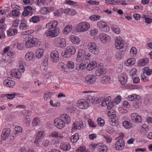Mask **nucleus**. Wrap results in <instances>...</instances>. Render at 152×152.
<instances>
[{
    "mask_svg": "<svg viewBox=\"0 0 152 152\" xmlns=\"http://www.w3.org/2000/svg\"><path fill=\"white\" fill-rule=\"evenodd\" d=\"M58 24L56 20H54L48 23L46 28L48 29L45 31V35L51 38L58 36L60 33L59 29L56 27Z\"/></svg>",
    "mask_w": 152,
    "mask_h": 152,
    "instance_id": "1",
    "label": "nucleus"
},
{
    "mask_svg": "<svg viewBox=\"0 0 152 152\" xmlns=\"http://www.w3.org/2000/svg\"><path fill=\"white\" fill-rule=\"evenodd\" d=\"M90 28V24L86 22H83L78 23L76 28L78 32H82L87 31Z\"/></svg>",
    "mask_w": 152,
    "mask_h": 152,
    "instance_id": "2",
    "label": "nucleus"
},
{
    "mask_svg": "<svg viewBox=\"0 0 152 152\" xmlns=\"http://www.w3.org/2000/svg\"><path fill=\"white\" fill-rule=\"evenodd\" d=\"M38 40L37 39L32 37H29L27 41L26 42V47L27 48L35 47L38 45Z\"/></svg>",
    "mask_w": 152,
    "mask_h": 152,
    "instance_id": "3",
    "label": "nucleus"
},
{
    "mask_svg": "<svg viewBox=\"0 0 152 152\" xmlns=\"http://www.w3.org/2000/svg\"><path fill=\"white\" fill-rule=\"evenodd\" d=\"M76 52V49L75 47L70 46L67 47L66 51L62 53V55L64 58H68L70 57L74 54Z\"/></svg>",
    "mask_w": 152,
    "mask_h": 152,
    "instance_id": "4",
    "label": "nucleus"
},
{
    "mask_svg": "<svg viewBox=\"0 0 152 152\" xmlns=\"http://www.w3.org/2000/svg\"><path fill=\"white\" fill-rule=\"evenodd\" d=\"M120 137H118L116 138L117 140L115 143V148L117 151H121L124 147V140L123 139H120Z\"/></svg>",
    "mask_w": 152,
    "mask_h": 152,
    "instance_id": "5",
    "label": "nucleus"
},
{
    "mask_svg": "<svg viewBox=\"0 0 152 152\" xmlns=\"http://www.w3.org/2000/svg\"><path fill=\"white\" fill-rule=\"evenodd\" d=\"M115 47L117 49H122L124 47V42L122 38L121 37H117L115 39Z\"/></svg>",
    "mask_w": 152,
    "mask_h": 152,
    "instance_id": "6",
    "label": "nucleus"
},
{
    "mask_svg": "<svg viewBox=\"0 0 152 152\" xmlns=\"http://www.w3.org/2000/svg\"><path fill=\"white\" fill-rule=\"evenodd\" d=\"M88 48L89 50L93 54H96L98 53V47L94 42H91L89 43L88 45Z\"/></svg>",
    "mask_w": 152,
    "mask_h": 152,
    "instance_id": "7",
    "label": "nucleus"
},
{
    "mask_svg": "<svg viewBox=\"0 0 152 152\" xmlns=\"http://www.w3.org/2000/svg\"><path fill=\"white\" fill-rule=\"evenodd\" d=\"M51 60L55 63L57 62L59 59V54L56 50H54L51 52L50 53Z\"/></svg>",
    "mask_w": 152,
    "mask_h": 152,
    "instance_id": "8",
    "label": "nucleus"
},
{
    "mask_svg": "<svg viewBox=\"0 0 152 152\" xmlns=\"http://www.w3.org/2000/svg\"><path fill=\"white\" fill-rule=\"evenodd\" d=\"M65 123L60 118H56L54 120V125L59 129H61L63 128L65 126Z\"/></svg>",
    "mask_w": 152,
    "mask_h": 152,
    "instance_id": "9",
    "label": "nucleus"
},
{
    "mask_svg": "<svg viewBox=\"0 0 152 152\" xmlns=\"http://www.w3.org/2000/svg\"><path fill=\"white\" fill-rule=\"evenodd\" d=\"M89 105L88 102L85 100L81 99L77 103V106L80 109H84L87 108Z\"/></svg>",
    "mask_w": 152,
    "mask_h": 152,
    "instance_id": "10",
    "label": "nucleus"
},
{
    "mask_svg": "<svg viewBox=\"0 0 152 152\" xmlns=\"http://www.w3.org/2000/svg\"><path fill=\"white\" fill-rule=\"evenodd\" d=\"M96 77L95 75H88L85 78V82L88 84H92L96 81Z\"/></svg>",
    "mask_w": 152,
    "mask_h": 152,
    "instance_id": "11",
    "label": "nucleus"
},
{
    "mask_svg": "<svg viewBox=\"0 0 152 152\" xmlns=\"http://www.w3.org/2000/svg\"><path fill=\"white\" fill-rule=\"evenodd\" d=\"M98 69L95 71L96 75L98 76H103L104 74V69L102 64H99Z\"/></svg>",
    "mask_w": 152,
    "mask_h": 152,
    "instance_id": "12",
    "label": "nucleus"
},
{
    "mask_svg": "<svg viewBox=\"0 0 152 152\" xmlns=\"http://www.w3.org/2000/svg\"><path fill=\"white\" fill-rule=\"evenodd\" d=\"M131 118L132 120L136 123L141 122L142 121V118L137 114L132 113L131 115Z\"/></svg>",
    "mask_w": 152,
    "mask_h": 152,
    "instance_id": "13",
    "label": "nucleus"
},
{
    "mask_svg": "<svg viewBox=\"0 0 152 152\" xmlns=\"http://www.w3.org/2000/svg\"><path fill=\"white\" fill-rule=\"evenodd\" d=\"M10 75L11 77H15L18 79H20L21 76V74L20 71H19L18 69H15L11 70Z\"/></svg>",
    "mask_w": 152,
    "mask_h": 152,
    "instance_id": "14",
    "label": "nucleus"
},
{
    "mask_svg": "<svg viewBox=\"0 0 152 152\" xmlns=\"http://www.w3.org/2000/svg\"><path fill=\"white\" fill-rule=\"evenodd\" d=\"M83 122L80 121L75 122L72 124V129L73 130L75 129L79 130L83 127Z\"/></svg>",
    "mask_w": 152,
    "mask_h": 152,
    "instance_id": "15",
    "label": "nucleus"
},
{
    "mask_svg": "<svg viewBox=\"0 0 152 152\" xmlns=\"http://www.w3.org/2000/svg\"><path fill=\"white\" fill-rule=\"evenodd\" d=\"M106 112L107 116L109 118L114 119L116 117V112L113 109L107 110Z\"/></svg>",
    "mask_w": 152,
    "mask_h": 152,
    "instance_id": "16",
    "label": "nucleus"
},
{
    "mask_svg": "<svg viewBox=\"0 0 152 152\" xmlns=\"http://www.w3.org/2000/svg\"><path fill=\"white\" fill-rule=\"evenodd\" d=\"M11 131L10 128H7L4 129L1 134V138L3 140H6L9 135V134Z\"/></svg>",
    "mask_w": 152,
    "mask_h": 152,
    "instance_id": "17",
    "label": "nucleus"
},
{
    "mask_svg": "<svg viewBox=\"0 0 152 152\" xmlns=\"http://www.w3.org/2000/svg\"><path fill=\"white\" fill-rule=\"evenodd\" d=\"M3 83L6 86L12 88L15 85V82L12 80L6 79L3 81Z\"/></svg>",
    "mask_w": 152,
    "mask_h": 152,
    "instance_id": "18",
    "label": "nucleus"
},
{
    "mask_svg": "<svg viewBox=\"0 0 152 152\" xmlns=\"http://www.w3.org/2000/svg\"><path fill=\"white\" fill-rule=\"evenodd\" d=\"M60 147L64 151H69L71 148V145L68 142H63L61 143Z\"/></svg>",
    "mask_w": 152,
    "mask_h": 152,
    "instance_id": "19",
    "label": "nucleus"
},
{
    "mask_svg": "<svg viewBox=\"0 0 152 152\" xmlns=\"http://www.w3.org/2000/svg\"><path fill=\"white\" fill-rule=\"evenodd\" d=\"M61 119L64 120L66 124H69L71 122V119L69 115L66 114H63L61 115L60 117Z\"/></svg>",
    "mask_w": 152,
    "mask_h": 152,
    "instance_id": "20",
    "label": "nucleus"
},
{
    "mask_svg": "<svg viewBox=\"0 0 152 152\" xmlns=\"http://www.w3.org/2000/svg\"><path fill=\"white\" fill-rule=\"evenodd\" d=\"M97 66V64L95 61H93L88 64L86 66V69L88 71H91L95 68Z\"/></svg>",
    "mask_w": 152,
    "mask_h": 152,
    "instance_id": "21",
    "label": "nucleus"
},
{
    "mask_svg": "<svg viewBox=\"0 0 152 152\" xmlns=\"http://www.w3.org/2000/svg\"><path fill=\"white\" fill-rule=\"evenodd\" d=\"M53 10V8L50 7L48 8L47 7H44L41 8L40 11V12L42 14H46L50 11Z\"/></svg>",
    "mask_w": 152,
    "mask_h": 152,
    "instance_id": "22",
    "label": "nucleus"
},
{
    "mask_svg": "<svg viewBox=\"0 0 152 152\" xmlns=\"http://www.w3.org/2000/svg\"><path fill=\"white\" fill-rule=\"evenodd\" d=\"M70 40L72 43L75 44H79L80 42L79 38L74 35H71L70 36Z\"/></svg>",
    "mask_w": 152,
    "mask_h": 152,
    "instance_id": "23",
    "label": "nucleus"
},
{
    "mask_svg": "<svg viewBox=\"0 0 152 152\" xmlns=\"http://www.w3.org/2000/svg\"><path fill=\"white\" fill-rule=\"evenodd\" d=\"M44 51L42 48L38 49L36 52V57L39 58H41L43 56Z\"/></svg>",
    "mask_w": 152,
    "mask_h": 152,
    "instance_id": "24",
    "label": "nucleus"
},
{
    "mask_svg": "<svg viewBox=\"0 0 152 152\" xmlns=\"http://www.w3.org/2000/svg\"><path fill=\"white\" fill-rule=\"evenodd\" d=\"M135 62L134 58H132L128 59L126 61L124 62L125 65L127 66L133 65Z\"/></svg>",
    "mask_w": 152,
    "mask_h": 152,
    "instance_id": "25",
    "label": "nucleus"
},
{
    "mask_svg": "<svg viewBox=\"0 0 152 152\" xmlns=\"http://www.w3.org/2000/svg\"><path fill=\"white\" fill-rule=\"evenodd\" d=\"M118 79L119 81L123 85L125 84L127 81V77L126 75L124 74L120 76Z\"/></svg>",
    "mask_w": 152,
    "mask_h": 152,
    "instance_id": "26",
    "label": "nucleus"
},
{
    "mask_svg": "<svg viewBox=\"0 0 152 152\" xmlns=\"http://www.w3.org/2000/svg\"><path fill=\"white\" fill-rule=\"evenodd\" d=\"M140 98V97L139 96L134 94H132L128 96L127 99L129 101H132L137 100Z\"/></svg>",
    "mask_w": 152,
    "mask_h": 152,
    "instance_id": "27",
    "label": "nucleus"
},
{
    "mask_svg": "<svg viewBox=\"0 0 152 152\" xmlns=\"http://www.w3.org/2000/svg\"><path fill=\"white\" fill-rule=\"evenodd\" d=\"M18 32L16 29L10 28L7 31V34L9 36H13L16 34Z\"/></svg>",
    "mask_w": 152,
    "mask_h": 152,
    "instance_id": "28",
    "label": "nucleus"
},
{
    "mask_svg": "<svg viewBox=\"0 0 152 152\" xmlns=\"http://www.w3.org/2000/svg\"><path fill=\"white\" fill-rule=\"evenodd\" d=\"M123 125L125 128L128 129L132 128V124L130 121H125L123 122Z\"/></svg>",
    "mask_w": 152,
    "mask_h": 152,
    "instance_id": "29",
    "label": "nucleus"
},
{
    "mask_svg": "<svg viewBox=\"0 0 152 152\" xmlns=\"http://www.w3.org/2000/svg\"><path fill=\"white\" fill-rule=\"evenodd\" d=\"M149 59L148 58L144 59H141L139 60V65L141 66H144L146 65L148 62Z\"/></svg>",
    "mask_w": 152,
    "mask_h": 152,
    "instance_id": "30",
    "label": "nucleus"
},
{
    "mask_svg": "<svg viewBox=\"0 0 152 152\" xmlns=\"http://www.w3.org/2000/svg\"><path fill=\"white\" fill-rule=\"evenodd\" d=\"M34 55V54L32 52H28L25 55V58L27 61H30L32 59Z\"/></svg>",
    "mask_w": 152,
    "mask_h": 152,
    "instance_id": "31",
    "label": "nucleus"
},
{
    "mask_svg": "<svg viewBox=\"0 0 152 152\" xmlns=\"http://www.w3.org/2000/svg\"><path fill=\"white\" fill-rule=\"evenodd\" d=\"M15 133L13 134V137H15L16 135H18L19 133L21 132L22 131V128L19 126H17L15 127Z\"/></svg>",
    "mask_w": 152,
    "mask_h": 152,
    "instance_id": "32",
    "label": "nucleus"
},
{
    "mask_svg": "<svg viewBox=\"0 0 152 152\" xmlns=\"http://www.w3.org/2000/svg\"><path fill=\"white\" fill-rule=\"evenodd\" d=\"M79 139L78 134L77 133H76L71 136L70 138L71 141L74 143L76 142Z\"/></svg>",
    "mask_w": 152,
    "mask_h": 152,
    "instance_id": "33",
    "label": "nucleus"
},
{
    "mask_svg": "<svg viewBox=\"0 0 152 152\" xmlns=\"http://www.w3.org/2000/svg\"><path fill=\"white\" fill-rule=\"evenodd\" d=\"M66 67V65L63 62L59 63L58 64V69L61 71H64Z\"/></svg>",
    "mask_w": 152,
    "mask_h": 152,
    "instance_id": "34",
    "label": "nucleus"
},
{
    "mask_svg": "<svg viewBox=\"0 0 152 152\" xmlns=\"http://www.w3.org/2000/svg\"><path fill=\"white\" fill-rule=\"evenodd\" d=\"M112 30L113 32L116 34H119L120 33V30L119 27L115 25L112 26Z\"/></svg>",
    "mask_w": 152,
    "mask_h": 152,
    "instance_id": "35",
    "label": "nucleus"
},
{
    "mask_svg": "<svg viewBox=\"0 0 152 152\" xmlns=\"http://www.w3.org/2000/svg\"><path fill=\"white\" fill-rule=\"evenodd\" d=\"M97 26L99 28L103 30L104 28V21H99L97 23Z\"/></svg>",
    "mask_w": 152,
    "mask_h": 152,
    "instance_id": "36",
    "label": "nucleus"
},
{
    "mask_svg": "<svg viewBox=\"0 0 152 152\" xmlns=\"http://www.w3.org/2000/svg\"><path fill=\"white\" fill-rule=\"evenodd\" d=\"M59 43L60 47L61 48H63L66 46V42L65 39H60Z\"/></svg>",
    "mask_w": 152,
    "mask_h": 152,
    "instance_id": "37",
    "label": "nucleus"
},
{
    "mask_svg": "<svg viewBox=\"0 0 152 152\" xmlns=\"http://www.w3.org/2000/svg\"><path fill=\"white\" fill-rule=\"evenodd\" d=\"M143 73L146 74L147 75H150L152 73L151 70L148 67H145L143 69Z\"/></svg>",
    "mask_w": 152,
    "mask_h": 152,
    "instance_id": "38",
    "label": "nucleus"
},
{
    "mask_svg": "<svg viewBox=\"0 0 152 152\" xmlns=\"http://www.w3.org/2000/svg\"><path fill=\"white\" fill-rule=\"evenodd\" d=\"M122 98L121 96L119 95L117 96L114 99L113 102L114 103H115L116 104H118L121 102Z\"/></svg>",
    "mask_w": 152,
    "mask_h": 152,
    "instance_id": "39",
    "label": "nucleus"
},
{
    "mask_svg": "<svg viewBox=\"0 0 152 152\" xmlns=\"http://www.w3.org/2000/svg\"><path fill=\"white\" fill-rule=\"evenodd\" d=\"M72 27L71 26H66L63 31L64 34H66L68 33L72 29Z\"/></svg>",
    "mask_w": 152,
    "mask_h": 152,
    "instance_id": "40",
    "label": "nucleus"
},
{
    "mask_svg": "<svg viewBox=\"0 0 152 152\" xmlns=\"http://www.w3.org/2000/svg\"><path fill=\"white\" fill-rule=\"evenodd\" d=\"M39 20L40 19L39 17L37 16H33L29 20L31 22L35 23L39 22Z\"/></svg>",
    "mask_w": 152,
    "mask_h": 152,
    "instance_id": "41",
    "label": "nucleus"
},
{
    "mask_svg": "<svg viewBox=\"0 0 152 152\" xmlns=\"http://www.w3.org/2000/svg\"><path fill=\"white\" fill-rule=\"evenodd\" d=\"M40 123V120L39 118L36 117L32 121V124L33 126H36L38 125Z\"/></svg>",
    "mask_w": 152,
    "mask_h": 152,
    "instance_id": "42",
    "label": "nucleus"
},
{
    "mask_svg": "<svg viewBox=\"0 0 152 152\" xmlns=\"http://www.w3.org/2000/svg\"><path fill=\"white\" fill-rule=\"evenodd\" d=\"M106 106H107V110H110L111 109H113V108L114 106V102L111 101L108 103L105 104Z\"/></svg>",
    "mask_w": 152,
    "mask_h": 152,
    "instance_id": "43",
    "label": "nucleus"
},
{
    "mask_svg": "<svg viewBox=\"0 0 152 152\" xmlns=\"http://www.w3.org/2000/svg\"><path fill=\"white\" fill-rule=\"evenodd\" d=\"M100 18V17L98 15H92L89 18L92 21H95L99 20Z\"/></svg>",
    "mask_w": 152,
    "mask_h": 152,
    "instance_id": "44",
    "label": "nucleus"
},
{
    "mask_svg": "<svg viewBox=\"0 0 152 152\" xmlns=\"http://www.w3.org/2000/svg\"><path fill=\"white\" fill-rule=\"evenodd\" d=\"M50 135L53 137H58L60 139L62 138L63 137V136L59 135L58 132H53Z\"/></svg>",
    "mask_w": 152,
    "mask_h": 152,
    "instance_id": "45",
    "label": "nucleus"
},
{
    "mask_svg": "<svg viewBox=\"0 0 152 152\" xmlns=\"http://www.w3.org/2000/svg\"><path fill=\"white\" fill-rule=\"evenodd\" d=\"M67 66L69 69H73L74 67V63L71 61H68L67 63Z\"/></svg>",
    "mask_w": 152,
    "mask_h": 152,
    "instance_id": "46",
    "label": "nucleus"
},
{
    "mask_svg": "<svg viewBox=\"0 0 152 152\" xmlns=\"http://www.w3.org/2000/svg\"><path fill=\"white\" fill-rule=\"evenodd\" d=\"M98 124L100 126H103L104 125V121L101 118H99L97 120Z\"/></svg>",
    "mask_w": 152,
    "mask_h": 152,
    "instance_id": "47",
    "label": "nucleus"
},
{
    "mask_svg": "<svg viewBox=\"0 0 152 152\" xmlns=\"http://www.w3.org/2000/svg\"><path fill=\"white\" fill-rule=\"evenodd\" d=\"M137 52V50L135 48L133 47L131 48L130 51V53L132 56H136Z\"/></svg>",
    "mask_w": 152,
    "mask_h": 152,
    "instance_id": "48",
    "label": "nucleus"
},
{
    "mask_svg": "<svg viewBox=\"0 0 152 152\" xmlns=\"http://www.w3.org/2000/svg\"><path fill=\"white\" fill-rule=\"evenodd\" d=\"M65 3L66 4H69V5H72L73 6L77 5V2L71 0H66Z\"/></svg>",
    "mask_w": 152,
    "mask_h": 152,
    "instance_id": "49",
    "label": "nucleus"
},
{
    "mask_svg": "<svg viewBox=\"0 0 152 152\" xmlns=\"http://www.w3.org/2000/svg\"><path fill=\"white\" fill-rule=\"evenodd\" d=\"M104 99L102 98V100L100 99H97L95 100V104H98L100 103L101 102H102V105L103 107H104Z\"/></svg>",
    "mask_w": 152,
    "mask_h": 152,
    "instance_id": "50",
    "label": "nucleus"
},
{
    "mask_svg": "<svg viewBox=\"0 0 152 152\" xmlns=\"http://www.w3.org/2000/svg\"><path fill=\"white\" fill-rule=\"evenodd\" d=\"M77 68L78 67L79 68V69L81 70L85 69L86 68V64L83 63L78 64L77 65Z\"/></svg>",
    "mask_w": 152,
    "mask_h": 152,
    "instance_id": "51",
    "label": "nucleus"
},
{
    "mask_svg": "<svg viewBox=\"0 0 152 152\" xmlns=\"http://www.w3.org/2000/svg\"><path fill=\"white\" fill-rule=\"evenodd\" d=\"M17 94L15 93L7 94V98L9 99H12L14 98L15 97V96H17Z\"/></svg>",
    "mask_w": 152,
    "mask_h": 152,
    "instance_id": "52",
    "label": "nucleus"
},
{
    "mask_svg": "<svg viewBox=\"0 0 152 152\" xmlns=\"http://www.w3.org/2000/svg\"><path fill=\"white\" fill-rule=\"evenodd\" d=\"M137 70L135 68H133L132 69L130 72V76L133 77L136 75V73Z\"/></svg>",
    "mask_w": 152,
    "mask_h": 152,
    "instance_id": "53",
    "label": "nucleus"
},
{
    "mask_svg": "<svg viewBox=\"0 0 152 152\" xmlns=\"http://www.w3.org/2000/svg\"><path fill=\"white\" fill-rule=\"evenodd\" d=\"M27 27L26 23H21L19 26V28L20 29L25 30L27 29Z\"/></svg>",
    "mask_w": 152,
    "mask_h": 152,
    "instance_id": "54",
    "label": "nucleus"
},
{
    "mask_svg": "<svg viewBox=\"0 0 152 152\" xmlns=\"http://www.w3.org/2000/svg\"><path fill=\"white\" fill-rule=\"evenodd\" d=\"M98 32V31L96 29H94L92 30H91L90 32V34L93 36L96 35Z\"/></svg>",
    "mask_w": 152,
    "mask_h": 152,
    "instance_id": "55",
    "label": "nucleus"
},
{
    "mask_svg": "<svg viewBox=\"0 0 152 152\" xmlns=\"http://www.w3.org/2000/svg\"><path fill=\"white\" fill-rule=\"evenodd\" d=\"M12 12V15L16 17L19 16L20 14V12L17 10H13Z\"/></svg>",
    "mask_w": 152,
    "mask_h": 152,
    "instance_id": "56",
    "label": "nucleus"
},
{
    "mask_svg": "<svg viewBox=\"0 0 152 152\" xmlns=\"http://www.w3.org/2000/svg\"><path fill=\"white\" fill-rule=\"evenodd\" d=\"M50 103L52 106L53 107H58L60 105V103L58 102H55V103H54L52 100L50 101Z\"/></svg>",
    "mask_w": 152,
    "mask_h": 152,
    "instance_id": "57",
    "label": "nucleus"
},
{
    "mask_svg": "<svg viewBox=\"0 0 152 152\" xmlns=\"http://www.w3.org/2000/svg\"><path fill=\"white\" fill-rule=\"evenodd\" d=\"M99 39L103 42H104V34L101 33L99 35Z\"/></svg>",
    "mask_w": 152,
    "mask_h": 152,
    "instance_id": "58",
    "label": "nucleus"
},
{
    "mask_svg": "<svg viewBox=\"0 0 152 152\" xmlns=\"http://www.w3.org/2000/svg\"><path fill=\"white\" fill-rule=\"evenodd\" d=\"M87 101L88 102H89V104H95V100L92 97H89V98L87 99Z\"/></svg>",
    "mask_w": 152,
    "mask_h": 152,
    "instance_id": "59",
    "label": "nucleus"
},
{
    "mask_svg": "<svg viewBox=\"0 0 152 152\" xmlns=\"http://www.w3.org/2000/svg\"><path fill=\"white\" fill-rule=\"evenodd\" d=\"M111 120L110 121V124L113 126H116L117 123V121L115 120V118L110 119Z\"/></svg>",
    "mask_w": 152,
    "mask_h": 152,
    "instance_id": "60",
    "label": "nucleus"
},
{
    "mask_svg": "<svg viewBox=\"0 0 152 152\" xmlns=\"http://www.w3.org/2000/svg\"><path fill=\"white\" fill-rule=\"evenodd\" d=\"M105 83L108 84L110 83L111 80L110 77L108 76H105Z\"/></svg>",
    "mask_w": 152,
    "mask_h": 152,
    "instance_id": "61",
    "label": "nucleus"
},
{
    "mask_svg": "<svg viewBox=\"0 0 152 152\" xmlns=\"http://www.w3.org/2000/svg\"><path fill=\"white\" fill-rule=\"evenodd\" d=\"M123 105L124 107L129 108L130 106L129 103L127 101H125L123 102Z\"/></svg>",
    "mask_w": 152,
    "mask_h": 152,
    "instance_id": "62",
    "label": "nucleus"
},
{
    "mask_svg": "<svg viewBox=\"0 0 152 152\" xmlns=\"http://www.w3.org/2000/svg\"><path fill=\"white\" fill-rule=\"evenodd\" d=\"M51 96V93L45 94L44 96V99L45 100H47L48 99H49L50 98Z\"/></svg>",
    "mask_w": 152,
    "mask_h": 152,
    "instance_id": "63",
    "label": "nucleus"
},
{
    "mask_svg": "<svg viewBox=\"0 0 152 152\" xmlns=\"http://www.w3.org/2000/svg\"><path fill=\"white\" fill-rule=\"evenodd\" d=\"M17 47L18 49L21 50L23 48V45L22 43H17Z\"/></svg>",
    "mask_w": 152,
    "mask_h": 152,
    "instance_id": "64",
    "label": "nucleus"
}]
</instances>
